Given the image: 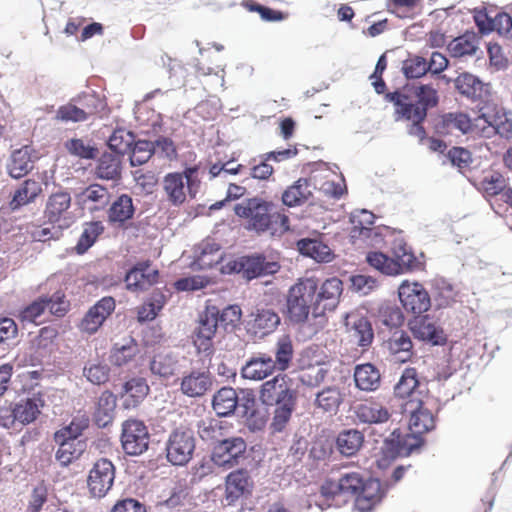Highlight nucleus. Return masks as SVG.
<instances>
[{"label":"nucleus","mask_w":512,"mask_h":512,"mask_svg":"<svg viewBox=\"0 0 512 512\" xmlns=\"http://www.w3.org/2000/svg\"><path fill=\"white\" fill-rule=\"evenodd\" d=\"M360 492L355 499V508L359 512H368L377 505L387 492L377 479L364 482L359 472L342 473L338 480L327 479L320 488L319 499L315 505L321 511L335 506L339 507L347 501V496Z\"/></svg>","instance_id":"f257e3e1"},{"label":"nucleus","mask_w":512,"mask_h":512,"mask_svg":"<svg viewBox=\"0 0 512 512\" xmlns=\"http://www.w3.org/2000/svg\"><path fill=\"white\" fill-rule=\"evenodd\" d=\"M386 99L394 104L395 119H415L424 121L427 110L438 104L437 89L432 84L415 83L403 91L388 93Z\"/></svg>","instance_id":"f03ea898"},{"label":"nucleus","mask_w":512,"mask_h":512,"mask_svg":"<svg viewBox=\"0 0 512 512\" xmlns=\"http://www.w3.org/2000/svg\"><path fill=\"white\" fill-rule=\"evenodd\" d=\"M318 280L314 277L299 279L288 292L287 311L293 322H304L311 313L316 316V292Z\"/></svg>","instance_id":"7ed1b4c3"},{"label":"nucleus","mask_w":512,"mask_h":512,"mask_svg":"<svg viewBox=\"0 0 512 512\" xmlns=\"http://www.w3.org/2000/svg\"><path fill=\"white\" fill-rule=\"evenodd\" d=\"M471 134L484 138H491L497 134L502 138L511 139L512 119L497 107L486 105L471 119Z\"/></svg>","instance_id":"20e7f679"},{"label":"nucleus","mask_w":512,"mask_h":512,"mask_svg":"<svg viewBox=\"0 0 512 512\" xmlns=\"http://www.w3.org/2000/svg\"><path fill=\"white\" fill-rule=\"evenodd\" d=\"M162 186L170 203L174 206L183 204L187 194L194 198L198 193L200 186L198 167H187L183 173H168L163 179Z\"/></svg>","instance_id":"39448f33"},{"label":"nucleus","mask_w":512,"mask_h":512,"mask_svg":"<svg viewBox=\"0 0 512 512\" xmlns=\"http://www.w3.org/2000/svg\"><path fill=\"white\" fill-rule=\"evenodd\" d=\"M280 265L275 261H268L262 255L242 256L230 259L220 268L223 274H242L247 280L271 275L278 272Z\"/></svg>","instance_id":"423d86ee"},{"label":"nucleus","mask_w":512,"mask_h":512,"mask_svg":"<svg viewBox=\"0 0 512 512\" xmlns=\"http://www.w3.org/2000/svg\"><path fill=\"white\" fill-rule=\"evenodd\" d=\"M420 445L421 441L416 436L402 434L394 429L383 441L376 460L377 466L380 469H386L397 457L410 455Z\"/></svg>","instance_id":"0eeeda50"},{"label":"nucleus","mask_w":512,"mask_h":512,"mask_svg":"<svg viewBox=\"0 0 512 512\" xmlns=\"http://www.w3.org/2000/svg\"><path fill=\"white\" fill-rule=\"evenodd\" d=\"M219 325L218 309L215 306L207 307L200 315L196 330L194 345L199 354L203 356L202 365H210L214 353L213 338Z\"/></svg>","instance_id":"6e6552de"},{"label":"nucleus","mask_w":512,"mask_h":512,"mask_svg":"<svg viewBox=\"0 0 512 512\" xmlns=\"http://www.w3.org/2000/svg\"><path fill=\"white\" fill-rule=\"evenodd\" d=\"M260 400L265 405H281L296 402V391L292 380L285 374H279L262 384Z\"/></svg>","instance_id":"1a4fd4ad"},{"label":"nucleus","mask_w":512,"mask_h":512,"mask_svg":"<svg viewBox=\"0 0 512 512\" xmlns=\"http://www.w3.org/2000/svg\"><path fill=\"white\" fill-rule=\"evenodd\" d=\"M195 439L189 430L176 429L166 442V456L173 465H185L192 458Z\"/></svg>","instance_id":"9d476101"},{"label":"nucleus","mask_w":512,"mask_h":512,"mask_svg":"<svg viewBox=\"0 0 512 512\" xmlns=\"http://www.w3.org/2000/svg\"><path fill=\"white\" fill-rule=\"evenodd\" d=\"M121 444L131 456L143 454L149 446V433L142 421L129 419L122 425Z\"/></svg>","instance_id":"9b49d317"},{"label":"nucleus","mask_w":512,"mask_h":512,"mask_svg":"<svg viewBox=\"0 0 512 512\" xmlns=\"http://www.w3.org/2000/svg\"><path fill=\"white\" fill-rule=\"evenodd\" d=\"M246 447V442L241 437L223 439L214 446L211 461L220 468L230 469L239 463Z\"/></svg>","instance_id":"f8f14e48"},{"label":"nucleus","mask_w":512,"mask_h":512,"mask_svg":"<svg viewBox=\"0 0 512 512\" xmlns=\"http://www.w3.org/2000/svg\"><path fill=\"white\" fill-rule=\"evenodd\" d=\"M115 479V467L113 463L101 458L91 468L87 484L93 497L102 498L112 488Z\"/></svg>","instance_id":"ddd939ff"},{"label":"nucleus","mask_w":512,"mask_h":512,"mask_svg":"<svg viewBox=\"0 0 512 512\" xmlns=\"http://www.w3.org/2000/svg\"><path fill=\"white\" fill-rule=\"evenodd\" d=\"M235 212L240 217L249 219V227L257 232H263L270 228L273 215H270L268 204L258 198H252L245 203L238 204Z\"/></svg>","instance_id":"4468645a"},{"label":"nucleus","mask_w":512,"mask_h":512,"mask_svg":"<svg viewBox=\"0 0 512 512\" xmlns=\"http://www.w3.org/2000/svg\"><path fill=\"white\" fill-rule=\"evenodd\" d=\"M398 295L403 307L414 314L426 312L431 306L430 296L420 283L402 282Z\"/></svg>","instance_id":"2eb2a0df"},{"label":"nucleus","mask_w":512,"mask_h":512,"mask_svg":"<svg viewBox=\"0 0 512 512\" xmlns=\"http://www.w3.org/2000/svg\"><path fill=\"white\" fill-rule=\"evenodd\" d=\"M343 292L342 281L336 277L325 280L316 292V316L333 311L339 304Z\"/></svg>","instance_id":"dca6fc26"},{"label":"nucleus","mask_w":512,"mask_h":512,"mask_svg":"<svg viewBox=\"0 0 512 512\" xmlns=\"http://www.w3.org/2000/svg\"><path fill=\"white\" fill-rule=\"evenodd\" d=\"M209 365H203L202 370H192L181 379V392L191 398L201 397L212 388L213 379L208 371Z\"/></svg>","instance_id":"f3484780"},{"label":"nucleus","mask_w":512,"mask_h":512,"mask_svg":"<svg viewBox=\"0 0 512 512\" xmlns=\"http://www.w3.org/2000/svg\"><path fill=\"white\" fill-rule=\"evenodd\" d=\"M114 309L115 301L112 297L102 298L86 312L79 325L80 330L88 334H94Z\"/></svg>","instance_id":"a211bd4d"},{"label":"nucleus","mask_w":512,"mask_h":512,"mask_svg":"<svg viewBox=\"0 0 512 512\" xmlns=\"http://www.w3.org/2000/svg\"><path fill=\"white\" fill-rule=\"evenodd\" d=\"M403 412L410 413L409 430L412 436L426 433L435 427L434 416L420 401L416 404L413 400L406 402L403 405Z\"/></svg>","instance_id":"6ab92c4d"},{"label":"nucleus","mask_w":512,"mask_h":512,"mask_svg":"<svg viewBox=\"0 0 512 512\" xmlns=\"http://www.w3.org/2000/svg\"><path fill=\"white\" fill-rule=\"evenodd\" d=\"M453 82L456 91L471 101L483 100L490 93L489 84L468 72L461 73Z\"/></svg>","instance_id":"aec40b11"},{"label":"nucleus","mask_w":512,"mask_h":512,"mask_svg":"<svg viewBox=\"0 0 512 512\" xmlns=\"http://www.w3.org/2000/svg\"><path fill=\"white\" fill-rule=\"evenodd\" d=\"M158 271L148 262L134 266L125 277L126 288L131 292H142L157 282Z\"/></svg>","instance_id":"412c9836"},{"label":"nucleus","mask_w":512,"mask_h":512,"mask_svg":"<svg viewBox=\"0 0 512 512\" xmlns=\"http://www.w3.org/2000/svg\"><path fill=\"white\" fill-rule=\"evenodd\" d=\"M252 487L253 483L248 471L240 469L228 474L225 482V500L227 504L232 505L241 497L248 496Z\"/></svg>","instance_id":"4be33fe9"},{"label":"nucleus","mask_w":512,"mask_h":512,"mask_svg":"<svg viewBox=\"0 0 512 512\" xmlns=\"http://www.w3.org/2000/svg\"><path fill=\"white\" fill-rule=\"evenodd\" d=\"M354 414L359 423L368 425L386 424L391 418L389 409L377 401H366L356 405Z\"/></svg>","instance_id":"5701e85b"},{"label":"nucleus","mask_w":512,"mask_h":512,"mask_svg":"<svg viewBox=\"0 0 512 512\" xmlns=\"http://www.w3.org/2000/svg\"><path fill=\"white\" fill-rule=\"evenodd\" d=\"M181 359L178 353L172 351L159 352L150 361V370L152 374L168 379L180 372Z\"/></svg>","instance_id":"b1692460"},{"label":"nucleus","mask_w":512,"mask_h":512,"mask_svg":"<svg viewBox=\"0 0 512 512\" xmlns=\"http://www.w3.org/2000/svg\"><path fill=\"white\" fill-rule=\"evenodd\" d=\"M409 326L414 337L419 340L428 341L434 345L445 341L443 330L429 316L416 317L410 321Z\"/></svg>","instance_id":"393cba45"},{"label":"nucleus","mask_w":512,"mask_h":512,"mask_svg":"<svg viewBox=\"0 0 512 512\" xmlns=\"http://www.w3.org/2000/svg\"><path fill=\"white\" fill-rule=\"evenodd\" d=\"M196 259L193 266L197 269H208L214 265L225 264L220 246L212 240L202 242L195 251Z\"/></svg>","instance_id":"a878e982"},{"label":"nucleus","mask_w":512,"mask_h":512,"mask_svg":"<svg viewBox=\"0 0 512 512\" xmlns=\"http://www.w3.org/2000/svg\"><path fill=\"white\" fill-rule=\"evenodd\" d=\"M33 149L24 146L15 150L7 162L8 174L15 179H19L27 175L34 168Z\"/></svg>","instance_id":"bb28decb"},{"label":"nucleus","mask_w":512,"mask_h":512,"mask_svg":"<svg viewBox=\"0 0 512 512\" xmlns=\"http://www.w3.org/2000/svg\"><path fill=\"white\" fill-rule=\"evenodd\" d=\"M70 206V193L66 191H58L51 194L47 199L45 215L51 223H58L61 220H67Z\"/></svg>","instance_id":"cd10ccee"},{"label":"nucleus","mask_w":512,"mask_h":512,"mask_svg":"<svg viewBox=\"0 0 512 512\" xmlns=\"http://www.w3.org/2000/svg\"><path fill=\"white\" fill-rule=\"evenodd\" d=\"M275 370V363L270 356L260 355L252 357L241 369L244 378L260 381L271 375Z\"/></svg>","instance_id":"c85d7f7f"},{"label":"nucleus","mask_w":512,"mask_h":512,"mask_svg":"<svg viewBox=\"0 0 512 512\" xmlns=\"http://www.w3.org/2000/svg\"><path fill=\"white\" fill-rule=\"evenodd\" d=\"M250 316V325L255 334L267 335L280 323L279 315L271 308H256Z\"/></svg>","instance_id":"c756f323"},{"label":"nucleus","mask_w":512,"mask_h":512,"mask_svg":"<svg viewBox=\"0 0 512 512\" xmlns=\"http://www.w3.org/2000/svg\"><path fill=\"white\" fill-rule=\"evenodd\" d=\"M42 185L35 179H26L14 192L9 207L12 211L33 203L41 194Z\"/></svg>","instance_id":"7c9ffc66"},{"label":"nucleus","mask_w":512,"mask_h":512,"mask_svg":"<svg viewBox=\"0 0 512 512\" xmlns=\"http://www.w3.org/2000/svg\"><path fill=\"white\" fill-rule=\"evenodd\" d=\"M354 381L358 389L373 392L381 385V374L371 363L360 364L354 369Z\"/></svg>","instance_id":"2f4dec72"},{"label":"nucleus","mask_w":512,"mask_h":512,"mask_svg":"<svg viewBox=\"0 0 512 512\" xmlns=\"http://www.w3.org/2000/svg\"><path fill=\"white\" fill-rule=\"evenodd\" d=\"M77 199L91 211L100 210L109 204L110 193L105 187L92 184L80 192Z\"/></svg>","instance_id":"473e14b6"},{"label":"nucleus","mask_w":512,"mask_h":512,"mask_svg":"<svg viewBox=\"0 0 512 512\" xmlns=\"http://www.w3.org/2000/svg\"><path fill=\"white\" fill-rule=\"evenodd\" d=\"M44 406V400L34 395L31 398L20 400L13 408L12 414L16 421L21 424H29L36 420Z\"/></svg>","instance_id":"72a5a7b5"},{"label":"nucleus","mask_w":512,"mask_h":512,"mask_svg":"<svg viewBox=\"0 0 512 512\" xmlns=\"http://www.w3.org/2000/svg\"><path fill=\"white\" fill-rule=\"evenodd\" d=\"M390 353L399 362H406L413 356V343L409 334L405 331H395L387 341Z\"/></svg>","instance_id":"f704fd0d"},{"label":"nucleus","mask_w":512,"mask_h":512,"mask_svg":"<svg viewBox=\"0 0 512 512\" xmlns=\"http://www.w3.org/2000/svg\"><path fill=\"white\" fill-rule=\"evenodd\" d=\"M347 326H350V335L360 347L365 348L371 345L374 333L367 318L348 316Z\"/></svg>","instance_id":"c9c22d12"},{"label":"nucleus","mask_w":512,"mask_h":512,"mask_svg":"<svg viewBox=\"0 0 512 512\" xmlns=\"http://www.w3.org/2000/svg\"><path fill=\"white\" fill-rule=\"evenodd\" d=\"M366 261L371 267L378 270L382 274L388 276H396L402 274L400 272V264L398 262H395V260H393L392 257H389L382 252H368L366 255ZM400 263L401 265H404L407 262H405V258H402L400 259Z\"/></svg>","instance_id":"e433bc0d"},{"label":"nucleus","mask_w":512,"mask_h":512,"mask_svg":"<svg viewBox=\"0 0 512 512\" xmlns=\"http://www.w3.org/2000/svg\"><path fill=\"white\" fill-rule=\"evenodd\" d=\"M95 175L104 180H117L121 175V157L106 152L99 158L95 168Z\"/></svg>","instance_id":"4c0bfd02"},{"label":"nucleus","mask_w":512,"mask_h":512,"mask_svg":"<svg viewBox=\"0 0 512 512\" xmlns=\"http://www.w3.org/2000/svg\"><path fill=\"white\" fill-rule=\"evenodd\" d=\"M300 253L308 256L317 262H330L332 251L328 245L317 239H301L297 243Z\"/></svg>","instance_id":"58836bf2"},{"label":"nucleus","mask_w":512,"mask_h":512,"mask_svg":"<svg viewBox=\"0 0 512 512\" xmlns=\"http://www.w3.org/2000/svg\"><path fill=\"white\" fill-rule=\"evenodd\" d=\"M311 195L312 189L308 180L300 178L283 192L282 201L286 206L294 207L303 204Z\"/></svg>","instance_id":"ea45409f"},{"label":"nucleus","mask_w":512,"mask_h":512,"mask_svg":"<svg viewBox=\"0 0 512 512\" xmlns=\"http://www.w3.org/2000/svg\"><path fill=\"white\" fill-rule=\"evenodd\" d=\"M238 405L236 391L231 387L220 389L213 397L212 406L218 416H228L232 414Z\"/></svg>","instance_id":"a19ab883"},{"label":"nucleus","mask_w":512,"mask_h":512,"mask_svg":"<svg viewBox=\"0 0 512 512\" xmlns=\"http://www.w3.org/2000/svg\"><path fill=\"white\" fill-rule=\"evenodd\" d=\"M134 214L132 198L127 194L120 195L112 202L108 210V220L111 223L123 224L131 219Z\"/></svg>","instance_id":"79ce46f5"},{"label":"nucleus","mask_w":512,"mask_h":512,"mask_svg":"<svg viewBox=\"0 0 512 512\" xmlns=\"http://www.w3.org/2000/svg\"><path fill=\"white\" fill-rule=\"evenodd\" d=\"M364 442V435L356 429H349L342 431L336 440L337 448L342 455L353 456L355 455Z\"/></svg>","instance_id":"37998d69"},{"label":"nucleus","mask_w":512,"mask_h":512,"mask_svg":"<svg viewBox=\"0 0 512 512\" xmlns=\"http://www.w3.org/2000/svg\"><path fill=\"white\" fill-rule=\"evenodd\" d=\"M59 448L56 451V460L62 465H69L74 459H77L84 451L85 445L81 441H72L66 438H55Z\"/></svg>","instance_id":"c03bdc74"},{"label":"nucleus","mask_w":512,"mask_h":512,"mask_svg":"<svg viewBox=\"0 0 512 512\" xmlns=\"http://www.w3.org/2000/svg\"><path fill=\"white\" fill-rule=\"evenodd\" d=\"M124 406L126 408L135 407L142 401L149 392V387L144 379L133 378L124 385Z\"/></svg>","instance_id":"a18cd8bd"},{"label":"nucleus","mask_w":512,"mask_h":512,"mask_svg":"<svg viewBox=\"0 0 512 512\" xmlns=\"http://www.w3.org/2000/svg\"><path fill=\"white\" fill-rule=\"evenodd\" d=\"M116 408V397L109 391H104L97 403L95 418L98 426L105 427L113 419Z\"/></svg>","instance_id":"49530a36"},{"label":"nucleus","mask_w":512,"mask_h":512,"mask_svg":"<svg viewBox=\"0 0 512 512\" xmlns=\"http://www.w3.org/2000/svg\"><path fill=\"white\" fill-rule=\"evenodd\" d=\"M65 149L74 157L91 160L98 155V149L91 140L72 138L64 143Z\"/></svg>","instance_id":"de8ad7c7"},{"label":"nucleus","mask_w":512,"mask_h":512,"mask_svg":"<svg viewBox=\"0 0 512 512\" xmlns=\"http://www.w3.org/2000/svg\"><path fill=\"white\" fill-rule=\"evenodd\" d=\"M223 421L215 418H205L198 422L197 433L206 442L221 441L225 433Z\"/></svg>","instance_id":"09e8293b"},{"label":"nucleus","mask_w":512,"mask_h":512,"mask_svg":"<svg viewBox=\"0 0 512 512\" xmlns=\"http://www.w3.org/2000/svg\"><path fill=\"white\" fill-rule=\"evenodd\" d=\"M338 387L328 386L316 394L314 404L325 412H336L342 402Z\"/></svg>","instance_id":"8fccbe9b"},{"label":"nucleus","mask_w":512,"mask_h":512,"mask_svg":"<svg viewBox=\"0 0 512 512\" xmlns=\"http://www.w3.org/2000/svg\"><path fill=\"white\" fill-rule=\"evenodd\" d=\"M477 39L474 34H464L453 39L448 44V51L452 57L459 58L475 54Z\"/></svg>","instance_id":"3c124183"},{"label":"nucleus","mask_w":512,"mask_h":512,"mask_svg":"<svg viewBox=\"0 0 512 512\" xmlns=\"http://www.w3.org/2000/svg\"><path fill=\"white\" fill-rule=\"evenodd\" d=\"M418 386L419 381L416 369L406 368L394 387V393L400 398L413 397Z\"/></svg>","instance_id":"603ef678"},{"label":"nucleus","mask_w":512,"mask_h":512,"mask_svg":"<svg viewBox=\"0 0 512 512\" xmlns=\"http://www.w3.org/2000/svg\"><path fill=\"white\" fill-rule=\"evenodd\" d=\"M138 353L137 344L133 339L124 340V343H116L111 351L110 361L116 366H123L131 361Z\"/></svg>","instance_id":"864d4df0"},{"label":"nucleus","mask_w":512,"mask_h":512,"mask_svg":"<svg viewBox=\"0 0 512 512\" xmlns=\"http://www.w3.org/2000/svg\"><path fill=\"white\" fill-rule=\"evenodd\" d=\"M89 418L85 413L78 412L71 420L68 426L55 433L54 438H66L76 441L82 432L88 427Z\"/></svg>","instance_id":"5fc2aeb1"},{"label":"nucleus","mask_w":512,"mask_h":512,"mask_svg":"<svg viewBox=\"0 0 512 512\" xmlns=\"http://www.w3.org/2000/svg\"><path fill=\"white\" fill-rule=\"evenodd\" d=\"M134 142V135L125 130L115 131L108 140V146L111 149L110 153L117 154L121 157L130 151Z\"/></svg>","instance_id":"6e6d98bb"},{"label":"nucleus","mask_w":512,"mask_h":512,"mask_svg":"<svg viewBox=\"0 0 512 512\" xmlns=\"http://www.w3.org/2000/svg\"><path fill=\"white\" fill-rule=\"evenodd\" d=\"M296 402L276 405L273 410V417L270 428L273 432H282L289 423L292 413L295 409Z\"/></svg>","instance_id":"4d7b16f0"},{"label":"nucleus","mask_w":512,"mask_h":512,"mask_svg":"<svg viewBox=\"0 0 512 512\" xmlns=\"http://www.w3.org/2000/svg\"><path fill=\"white\" fill-rule=\"evenodd\" d=\"M350 237L356 244L358 241L371 247H379L384 242V237L380 228L371 227L369 229L351 230Z\"/></svg>","instance_id":"13d9d810"},{"label":"nucleus","mask_w":512,"mask_h":512,"mask_svg":"<svg viewBox=\"0 0 512 512\" xmlns=\"http://www.w3.org/2000/svg\"><path fill=\"white\" fill-rule=\"evenodd\" d=\"M85 112L88 118L91 115L102 112L105 109V102L94 93H83L73 99Z\"/></svg>","instance_id":"bf43d9fd"},{"label":"nucleus","mask_w":512,"mask_h":512,"mask_svg":"<svg viewBox=\"0 0 512 512\" xmlns=\"http://www.w3.org/2000/svg\"><path fill=\"white\" fill-rule=\"evenodd\" d=\"M153 142L140 140L133 142L130 151V163L132 166H138L146 163L154 153Z\"/></svg>","instance_id":"052dcab7"},{"label":"nucleus","mask_w":512,"mask_h":512,"mask_svg":"<svg viewBox=\"0 0 512 512\" xmlns=\"http://www.w3.org/2000/svg\"><path fill=\"white\" fill-rule=\"evenodd\" d=\"M48 296H42L26 306L20 313L21 320L24 322L39 324L42 316L47 309Z\"/></svg>","instance_id":"680f3d73"},{"label":"nucleus","mask_w":512,"mask_h":512,"mask_svg":"<svg viewBox=\"0 0 512 512\" xmlns=\"http://www.w3.org/2000/svg\"><path fill=\"white\" fill-rule=\"evenodd\" d=\"M103 230L104 227L101 222H91L87 224L77 243V252H86L94 244L95 240L103 232Z\"/></svg>","instance_id":"e2e57ef3"},{"label":"nucleus","mask_w":512,"mask_h":512,"mask_svg":"<svg viewBox=\"0 0 512 512\" xmlns=\"http://www.w3.org/2000/svg\"><path fill=\"white\" fill-rule=\"evenodd\" d=\"M292 356L293 347L290 339L285 336L280 338L276 344L275 360H273L275 363V369L278 368L281 371L286 370Z\"/></svg>","instance_id":"0e129e2a"},{"label":"nucleus","mask_w":512,"mask_h":512,"mask_svg":"<svg viewBox=\"0 0 512 512\" xmlns=\"http://www.w3.org/2000/svg\"><path fill=\"white\" fill-rule=\"evenodd\" d=\"M329 366L326 362H319L315 365H310L302 374L303 383L311 386L321 383L329 373Z\"/></svg>","instance_id":"69168bd1"},{"label":"nucleus","mask_w":512,"mask_h":512,"mask_svg":"<svg viewBox=\"0 0 512 512\" xmlns=\"http://www.w3.org/2000/svg\"><path fill=\"white\" fill-rule=\"evenodd\" d=\"M506 187V180L499 173H492L488 176H485L481 181V188L485 195L494 197V200Z\"/></svg>","instance_id":"338daca9"},{"label":"nucleus","mask_w":512,"mask_h":512,"mask_svg":"<svg viewBox=\"0 0 512 512\" xmlns=\"http://www.w3.org/2000/svg\"><path fill=\"white\" fill-rule=\"evenodd\" d=\"M402 71L407 78H420L427 70V61L421 56H413L403 62Z\"/></svg>","instance_id":"774afa93"}]
</instances>
